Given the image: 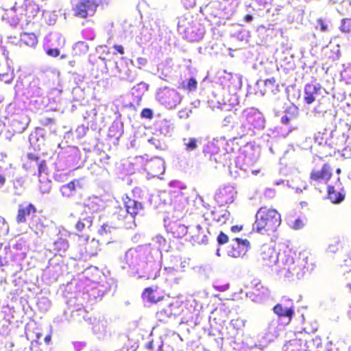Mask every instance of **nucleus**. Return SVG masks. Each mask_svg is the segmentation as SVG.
Masks as SVG:
<instances>
[{
  "label": "nucleus",
  "instance_id": "nucleus-1",
  "mask_svg": "<svg viewBox=\"0 0 351 351\" xmlns=\"http://www.w3.org/2000/svg\"><path fill=\"white\" fill-rule=\"evenodd\" d=\"M281 222V215L276 209L263 206L255 215L252 231L262 235L271 236L277 231Z\"/></svg>",
  "mask_w": 351,
  "mask_h": 351
},
{
  "label": "nucleus",
  "instance_id": "nucleus-2",
  "mask_svg": "<svg viewBox=\"0 0 351 351\" xmlns=\"http://www.w3.org/2000/svg\"><path fill=\"white\" fill-rule=\"evenodd\" d=\"M123 202L125 211L123 208H119L114 213L113 215L119 221H124L128 215H130L133 219V223H134L135 217L138 215H143L144 210L143 204L129 197L128 195L123 197Z\"/></svg>",
  "mask_w": 351,
  "mask_h": 351
},
{
  "label": "nucleus",
  "instance_id": "nucleus-3",
  "mask_svg": "<svg viewBox=\"0 0 351 351\" xmlns=\"http://www.w3.org/2000/svg\"><path fill=\"white\" fill-rule=\"evenodd\" d=\"M158 99L165 108L173 109L179 105L182 96L174 88L168 86L160 88L157 93Z\"/></svg>",
  "mask_w": 351,
  "mask_h": 351
},
{
  "label": "nucleus",
  "instance_id": "nucleus-4",
  "mask_svg": "<svg viewBox=\"0 0 351 351\" xmlns=\"http://www.w3.org/2000/svg\"><path fill=\"white\" fill-rule=\"evenodd\" d=\"M257 262L262 267H271L278 262V253L274 247L267 244L261 246Z\"/></svg>",
  "mask_w": 351,
  "mask_h": 351
},
{
  "label": "nucleus",
  "instance_id": "nucleus-5",
  "mask_svg": "<svg viewBox=\"0 0 351 351\" xmlns=\"http://www.w3.org/2000/svg\"><path fill=\"white\" fill-rule=\"evenodd\" d=\"M332 176V167L328 163H324L321 169H313L310 173L311 184L317 186L320 183L326 184Z\"/></svg>",
  "mask_w": 351,
  "mask_h": 351
},
{
  "label": "nucleus",
  "instance_id": "nucleus-6",
  "mask_svg": "<svg viewBox=\"0 0 351 351\" xmlns=\"http://www.w3.org/2000/svg\"><path fill=\"white\" fill-rule=\"evenodd\" d=\"M246 295L253 301L261 302L265 299L269 293V289L263 285L261 280L254 279L247 286Z\"/></svg>",
  "mask_w": 351,
  "mask_h": 351
},
{
  "label": "nucleus",
  "instance_id": "nucleus-7",
  "mask_svg": "<svg viewBox=\"0 0 351 351\" xmlns=\"http://www.w3.org/2000/svg\"><path fill=\"white\" fill-rule=\"evenodd\" d=\"M99 4L95 0H80L74 9L75 16L86 19L95 14Z\"/></svg>",
  "mask_w": 351,
  "mask_h": 351
},
{
  "label": "nucleus",
  "instance_id": "nucleus-8",
  "mask_svg": "<svg viewBox=\"0 0 351 351\" xmlns=\"http://www.w3.org/2000/svg\"><path fill=\"white\" fill-rule=\"evenodd\" d=\"M100 250L99 241L94 239L89 240L86 238L82 243L77 246V250L82 258L94 256L98 254Z\"/></svg>",
  "mask_w": 351,
  "mask_h": 351
},
{
  "label": "nucleus",
  "instance_id": "nucleus-9",
  "mask_svg": "<svg viewBox=\"0 0 351 351\" xmlns=\"http://www.w3.org/2000/svg\"><path fill=\"white\" fill-rule=\"evenodd\" d=\"M23 167L26 170H30L37 167L38 175H40L47 169L46 161L40 160L38 155L32 153L27 154L26 160L23 162Z\"/></svg>",
  "mask_w": 351,
  "mask_h": 351
},
{
  "label": "nucleus",
  "instance_id": "nucleus-10",
  "mask_svg": "<svg viewBox=\"0 0 351 351\" xmlns=\"http://www.w3.org/2000/svg\"><path fill=\"white\" fill-rule=\"evenodd\" d=\"M236 192L232 186L227 185L219 189L215 199L221 205L230 204L234 201Z\"/></svg>",
  "mask_w": 351,
  "mask_h": 351
},
{
  "label": "nucleus",
  "instance_id": "nucleus-11",
  "mask_svg": "<svg viewBox=\"0 0 351 351\" xmlns=\"http://www.w3.org/2000/svg\"><path fill=\"white\" fill-rule=\"evenodd\" d=\"M183 36L191 42L198 41L204 37V29L195 23H187V26L182 32Z\"/></svg>",
  "mask_w": 351,
  "mask_h": 351
},
{
  "label": "nucleus",
  "instance_id": "nucleus-12",
  "mask_svg": "<svg viewBox=\"0 0 351 351\" xmlns=\"http://www.w3.org/2000/svg\"><path fill=\"white\" fill-rule=\"evenodd\" d=\"M37 212L36 206L31 203L21 204L19 205L16 220L18 223H24L27 221V217L33 218Z\"/></svg>",
  "mask_w": 351,
  "mask_h": 351
},
{
  "label": "nucleus",
  "instance_id": "nucleus-13",
  "mask_svg": "<svg viewBox=\"0 0 351 351\" xmlns=\"http://www.w3.org/2000/svg\"><path fill=\"white\" fill-rule=\"evenodd\" d=\"M232 241L234 243L232 244V250L229 253L235 258L241 256L250 247V242L247 239L234 238Z\"/></svg>",
  "mask_w": 351,
  "mask_h": 351
},
{
  "label": "nucleus",
  "instance_id": "nucleus-14",
  "mask_svg": "<svg viewBox=\"0 0 351 351\" xmlns=\"http://www.w3.org/2000/svg\"><path fill=\"white\" fill-rule=\"evenodd\" d=\"M167 230L173 238L181 239L186 235L188 227L177 221H172L167 224Z\"/></svg>",
  "mask_w": 351,
  "mask_h": 351
},
{
  "label": "nucleus",
  "instance_id": "nucleus-15",
  "mask_svg": "<svg viewBox=\"0 0 351 351\" xmlns=\"http://www.w3.org/2000/svg\"><path fill=\"white\" fill-rule=\"evenodd\" d=\"M143 300L150 303L156 304L164 299V295L158 291L157 286L147 287L144 289L142 295Z\"/></svg>",
  "mask_w": 351,
  "mask_h": 351
},
{
  "label": "nucleus",
  "instance_id": "nucleus-16",
  "mask_svg": "<svg viewBox=\"0 0 351 351\" xmlns=\"http://www.w3.org/2000/svg\"><path fill=\"white\" fill-rule=\"evenodd\" d=\"M243 117L244 115L242 117H238L236 114H230L224 118L223 120V124L224 126L231 129H234V128L240 125V128L242 129V132L244 133L245 130V125L241 120ZM243 134H239V137H242Z\"/></svg>",
  "mask_w": 351,
  "mask_h": 351
},
{
  "label": "nucleus",
  "instance_id": "nucleus-17",
  "mask_svg": "<svg viewBox=\"0 0 351 351\" xmlns=\"http://www.w3.org/2000/svg\"><path fill=\"white\" fill-rule=\"evenodd\" d=\"M191 240L197 244L206 243L208 238L200 225H196L191 230Z\"/></svg>",
  "mask_w": 351,
  "mask_h": 351
},
{
  "label": "nucleus",
  "instance_id": "nucleus-18",
  "mask_svg": "<svg viewBox=\"0 0 351 351\" xmlns=\"http://www.w3.org/2000/svg\"><path fill=\"white\" fill-rule=\"evenodd\" d=\"M19 43L21 45L33 47L38 43V34L34 32H23L20 34Z\"/></svg>",
  "mask_w": 351,
  "mask_h": 351
},
{
  "label": "nucleus",
  "instance_id": "nucleus-19",
  "mask_svg": "<svg viewBox=\"0 0 351 351\" xmlns=\"http://www.w3.org/2000/svg\"><path fill=\"white\" fill-rule=\"evenodd\" d=\"M320 88L313 84H308L304 87V101L307 104H311L315 101V95L318 94Z\"/></svg>",
  "mask_w": 351,
  "mask_h": 351
},
{
  "label": "nucleus",
  "instance_id": "nucleus-20",
  "mask_svg": "<svg viewBox=\"0 0 351 351\" xmlns=\"http://www.w3.org/2000/svg\"><path fill=\"white\" fill-rule=\"evenodd\" d=\"M273 311L278 317H287L289 320H291L295 315L293 306L284 308L281 304H276L273 308Z\"/></svg>",
  "mask_w": 351,
  "mask_h": 351
},
{
  "label": "nucleus",
  "instance_id": "nucleus-21",
  "mask_svg": "<svg viewBox=\"0 0 351 351\" xmlns=\"http://www.w3.org/2000/svg\"><path fill=\"white\" fill-rule=\"evenodd\" d=\"M93 226V217L87 216L80 219L75 225V228L78 232L90 230Z\"/></svg>",
  "mask_w": 351,
  "mask_h": 351
},
{
  "label": "nucleus",
  "instance_id": "nucleus-22",
  "mask_svg": "<svg viewBox=\"0 0 351 351\" xmlns=\"http://www.w3.org/2000/svg\"><path fill=\"white\" fill-rule=\"evenodd\" d=\"M308 343H311V341H308L302 338L294 339L289 341L290 346L293 347V351H311Z\"/></svg>",
  "mask_w": 351,
  "mask_h": 351
},
{
  "label": "nucleus",
  "instance_id": "nucleus-23",
  "mask_svg": "<svg viewBox=\"0 0 351 351\" xmlns=\"http://www.w3.org/2000/svg\"><path fill=\"white\" fill-rule=\"evenodd\" d=\"M77 184H79V180H73L62 185L60 189L62 195L65 197L73 196L76 192Z\"/></svg>",
  "mask_w": 351,
  "mask_h": 351
},
{
  "label": "nucleus",
  "instance_id": "nucleus-24",
  "mask_svg": "<svg viewBox=\"0 0 351 351\" xmlns=\"http://www.w3.org/2000/svg\"><path fill=\"white\" fill-rule=\"evenodd\" d=\"M327 196L333 204H339L343 202L345 198V195L337 191L332 185L328 186L327 188Z\"/></svg>",
  "mask_w": 351,
  "mask_h": 351
},
{
  "label": "nucleus",
  "instance_id": "nucleus-25",
  "mask_svg": "<svg viewBox=\"0 0 351 351\" xmlns=\"http://www.w3.org/2000/svg\"><path fill=\"white\" fill-rule=\"evenodd\" d=\"M179 88L189 93L195 91L197 88V82L195 77H192L187 82H182L179 85Z\"/></svg>",
  "mask_w": 351,
  "mask_h": 351
},
{
  "label": "nucleus",
  "instance_id": "nucleus-26",
  "mask_svg": "<svg viewBox=\"0 0 351 351\" xmlns=\"http://www.w3.org/2000/svg\"><path fill=\"white\" fill-rule=\"evenodd\" d=\"M88 51V45L83 41H80L77 43L73 47V54L74 56H81L86 54Z\"/></svg>",
  "mask_w": 351,
  "mask_h": 351
},
{
  "label": "nucleus",
  "instance_id": "nucleus-27",
  "mask_svg": "<svg viewBox=\"0 0 351 351\" xmlns=\"http://www.w3.org/2000/svg\"><path fill=\"white\" fill-rule=\"evenodd\" d=\"M53 245L54 250L58 252H65L69 246L68 241L64 238H58L55 241Z\"/></svg>",
  "mask_w": 351,
  "mask_h": 351
},
{
  "label": "nucleus",
  "instance_id": "nucleus-28",
  "mask_svg": "<svg viewBox=\"0 0 351 351\" xmlns=\"http://www.w3.org/2000/svg\"><path fill=\"white\" fill-rule=\"evenodd\" d=\"M213 219L217 222L223 224L226 223L230 219V214L227 210H224L221 212L220 215H217L215 212L213 213Z\"/></svg>",
  "mask_w": 351,
  "mask_h": 351
},
{
  "label": "nucleus",
  "instance_id": "nucleus-29",
  "mask_svg": "<svg viewBox=\"0 0 351 351\" xmlns=\"http://www.w3.org/2000/svg\"><path fill=\"white\" fill-rule=\"evenodd\" d=\"M51 189V182L47 180L45 182H40L39 185V190L42 193H49Z\"/></svg>",
  "mask_w": 351,
  "mask_h": 351
},
{
  "label": "nucleus",
  "instance_id": "nucleus-30",
  "mask_svg": "<svg viewBox=\"0 0 351 351\" xmlns=\"http://www.w3.org/2000/svg\"><path fill=\"white\" fill-rule=\"evenodd\" d=\"M184 145L187 151L194 150L197 147V141L194 138H190Z\"/></svg>",
  "mask_w": 351,
  "mask_h": 351
},
{
  "label": "nucleus",
  "instance_id": "nucleus-31",
  "mask_svg": "<svg viewBox=\"0 0 351 351\" xmlns=\"http://www.w3.org/2000/svg\"><path fill=\"white\" fill-rule=\"evenodd\" d=\"M228 236L223 232H220L217 237V241L219 245L226 244L228 242Z\"/></svg>",
  "mask_w": 351,
  "mask_h": 351
},
{
  "label": "nucleus",
  "instance_id": "nucleus-32",
  "mask_svg": "<svg viewBox=\"0 0 351 351\" xmlns=\"http://www.w3.org/2000/svg\"><path fill=\"white\" fill-rule=\"evenodd\" d=\"M8 232V226L5 219L0 217V237Z\"/></svg>",
  "mask_w": 351,
  "mask_h": 351
},
{
  "label": "nucleus",
  "instance_id": "nucleus-33",
  "mask_svg": "<svg viewBox=\"0 0 351 351\" xmlns=\"http://www.w3.org/2000/svg\"><path fill=\"white\" fill-rule=\"evenodd\" d=\"M141 116L145 119H152L153 117V112L149 108H144L141 112Z\"/></svg>",
  "mask_w": 351,
  "mask_h": 351
},
{
  "label": "nucleus",
  "instance_id": "nucleus-34",
  "mask_svg": "<svg viewBox=\"0 0 351 351\" xmlns=\"http://www.w3.org/2000/svg\"><path fill=\"white\" fill-rule=\"evenodd\" d=\"M298 117L297 114H291L290 116H288V115H284L283 117H282L281 118V122L283 123V124H289L291 121L293 120L294 119H295L296 117Z\"/></svg>",
  "mask_w": 351,
  "mask_h": 351
},
{
  "label": "nucleus",
  "instance_id": "nucleus-35",
  "mask_svg": "<svg viewBox=\"0 0 351 351\" xmlns=\"http://www.w3.org/2000/svg\"><path fill=\"white\" fill-rule=\"evenodd\" d=\"M339 28L342 32L351 34V23H342Z\"/></svg>",
  "mask_w": 351,
  "mask_h": 351
},
{
  "label": "nucleus",
  "instance_id": "nucleus-36",
  "mask_svg": "<svg viewBox=\"0 0 351 351\" xmlns=\"http://www.w3.org/2000/svg\"><path fill=\"white\" fill-rule=\"evenodd\" d=\"M12 80L10 74L8 73H0V80L5 83H10Z\"/></svg>",
  "mask_w": 351,
  "mask_h": 351
},
{
  "label": "nucleus",
  "instance_id": "nucleus-37",
  "mask_svg": "<svg viewBox=\"0 0 351 351\" xmlns=\"http://www.w3.org/2000/svg\"><path fill=\"white\" fill-rule=\"evenodd\" d=\"M47 54L51 57H58L60 55V51L58 49H49L46 51Z\"/></svg>",
  "mask_w": 351,
  "mask_h": 351
},
{
  "label": "nucleus",
  "instance_id": "nucleus-38",
  "mask_svg": "<svg viewBox=\"0 0 351 351\" xmlns=\"http://www.w3.org/2000/svg\"><path fill=\"white\" fill-rule=\"evenodd\" d=\"M57 41H58V46L59 47H64V45H65V43H66V40L64 38V37H63L62 35L60 34H57Z\"/></svg>",
  "mask_w": 351,
  "mask_h": 351
},
{
  "label": "nucleus",
  "instance_id": "nucleus-39",
  "mask_svg": "<svg viewBox=\"0 0 351 351\" xmlns=\"http://www.w3.org/2000/svg\"><path fill=\"white\" fill-rule=\"evenodd\" d=\"M3 44V36L0 34V49H2L3 54L5 56L7 59H8V51L2 46Z\"/></svg>",
  "mask_w": 351,
  "mask_h": 351
},
{
  "label": "nucleus",
  "instance_id": "nucleus-40",
  "mask_svg": "<svg viewBox=\"0 0 351 351\" xmlns=\"http://www.w3.org/2000/svg\"><path fill=\"white\" fill-rule=\"evenodd\" d=\"M54 122H55V119L53 118H46L43 122V125H49L54 123Z\"/></svg>",
  "mask_w": 351,
  "mask_h": 351
},
{
  "label": "nucleus",
  "instance_id": "nucleus-41",
  "mask_svg": "<svg viewBox=\"0 0 351 351\" xmlns=\"http://www.w3.org/2000/svg\"><path fill=\"white\" fill-rule=\"evenodd\" d=\"M113 48L120 54L123 55L124 53V49L121 45H114Z\"/></svg>",
  "mask_w": 351,
  "mask_h": 351
},
{
  "label": "nucleus",
  "instance_id": "nucleus-42",
  "mask_svg": "<svg viewBox=\"0 0 351 351\" xmlns=\"http://www.w3.org/2000/svg\"><path fill=\"white\" fill-rule=\"evenodd\" d=\"M6 182L5 176L3 174H0V190L4 186Z\"/></svg>",
  "mask_w": 351,
  "mask_h": 351
},
{
  "label": "nucleus",
  "instance_id": "nucleus-43",
  "mask_svg": "<svg viewBox=\"0 0 351 351\" xmlns=\"http://www.w3.org/2000/svg\"><path fill=\"white\" fill-rule=\"evenodd\" d=\"M242 229H243V226H239V225L233 226L231 227V231L233 232H239L241 230H242Z\"/></svg>",
  "mask_w": 351,
  "mask_h": 351
},
{
  "label": "nucleus",
  "instance_id": "nucleus-44",
  "mask_svg": "<svg viewBox=\"0 0 351 351\" xmlns=\"http://www.w3.org/2000/svg\"><path fill=\"white\" fill-rule=\"evenodd\" d=\"M302 226V222L300 219H296L293 224V228L295 229H299Z\"/></svg>",
  "mask_w": 351,
  "mask_h": 351
},
{
  "label": "nucleus",
  "instance_id": "nucleus-45",
  "mask_svg": "<svg viewBox=\"0 0 351 351\" xmlns=\"http://www.w3.org/2000/svg\"><path fill=\"white\" fill-rule=\"evenodd\" d=\"M108 226L107 225H104L102 226L101 228L99 230V233L100 235L103 236L104 234L106 233V228H108Z\"/></svg>",
  "mask_w": 351,
  "mask_h": 351
},
{
  "label": "nucleus",
  "instance_id": "nucleus-46",
  "mask_svg": "<svg viewBox=\"0 0 351 351\" xmlns=\"http://www.w3.org/2000/svg\"><path fill=\"white\" fill-rule=\"evenodd\" d=\"M145 348L148 350H152L154 349V341H149L145 346Z\"/></svg>",
  "mask_w": 351,
  "mask_h": 351
},
{
  "label": "nucleus",
  "instance_id": "nucleus-47",
  "mask_svg": "<svg viewBox=\"0 0 351 351\" xmlns=\"http://www.w3.org/2000/svg\"><path fill=\"white\" fill-rule=\"evenodd\" d=\"M316 29H319L321 31L325 32L327 30V25L324 23H320L319 27H316Z\"/></svg>",
  "mask_w": 351,
  "mask_h": 351
},
{
  "label": "nucleus",
  "instance_id": "nucleus-48",
  "mask_svg": "<svg viewBox=\"0 0 351 351\" xmlns=\"http://www.w3.org/2000/svg\"><path fill=\"white\" fill-rule=\"evenodd\" d=\"M276 82V80L274 77H271L270 79H267L265 81V85L268 84H273Z\"/></svg>",
  "mask_w": 351,
  "mask_h": 351
},
{
  "label": "nucleus",
  "instance_id": "nucleus-49",
  "mask_svg": "<svg viewBox=\"0 0 351 351\" xmlns=\"http://www.w3.org/2000/svg\"><path fill=\"white\" fill-rule=\"evenodd\" d=\"M16 36H8V40L11 44H14V41L13 40L16 39Z\"/></svg>",
  "mask_w": 351,
  "mask_h": 351
},
{
  "label": "nucleus",
  "instance_id": "nucleus-50",
  "mask_svg": "<svg viewBox=\"0 0 351 351\" xmlns=\"http://www.w3.org/2000/svg\"><path fill=\"white\" fill-rule=\"evenodd\" d=\"M244 19L247 21H250L253 19V17L251 14H247L244 16Z\"/></svg>",
  "mask_w": 351,
  "mask_h": 351
},
{
  "label": "nucleus",
  "instance_id": "nucleus-51",
  "mask_svg": "<svg viewBox=\"0 0 351 351\" xmlns=\"http://www.w3.org/2000/svg\"><path fill=\"white\" fill-rule=\"evenodd\" d=\"M45 341H46L47 343H49V341L51 340V337H50V336H49V335H48V336L45 337Z\"/></svg>",
  "mask_w": 351,
  "mask_h": 351
},
{
  "label": "nucleus",
  "instance_id": "nucleus-52",
  "mask_svg": "<svg viewBox=\"0 0 351 351\" xmlns=\"http://www.w3.org/2000/svg\"><path fill=\"white\" fill-rule=\"evenodd\" d=\"M347 20H348V19L346 18H343L341 21V22L345 23V22H346Z\"/></svg>",
  "mask_w": 351,
  "mask_h": 351
},
{
  "label": "nucleus",
  "instance_id": "nucleus-53",
  "mask_svg": "<svg viewBox=\"0 0 351 351\" xmlns=\"http://www.w3.org/2000/svg\"><path fill=\"white\" fill-rule=\"evenodd\" d=\"M336 172H337V173H341V169H337L336 170Z\"/></svg>",
  "mask_w": 351,
  "mask_h": 351
},
{
  "label": "nucleus",
  "instance_id": "nucleus-54",
  "mask_svg": "<svg viewBox=\"0 0 351 351\" xmlns=\"http://www.w3.org/2000/svg\"><path fill=\"white\" fill-rule=\"evenodd\" d=\"M347 286L350 289V290L351 291V284H348Z\"/></svg>",
  "mask_w": 351,
  "mask_h": 351
},
{
  "label": "nucleus",
  "instance_id": "nucleus-55",
  "mask_svg": "<svg viewBox=\"0 0 351 351\" xmlns=\"http://www.w3.org/2000/svg\"><path fill=\"white\" fill-rule=\"evenodd\" d=\"M248 122L252 125H254V123L252 121H251L250 120H248Z\"/></svg>",
  "mask_w": 351,
  "mask_h": 351
},
{
  "label": "nucleus",
  "instance_id": "nucleus-56",
  "mask_svg": "<svg viewBox=\"0 0 351 351\" xmlns=\"http://www.w3.org/2000/svg\"><path fill=\"white\" fill-rule=\"evenodd\" d=\"M162 345H161V346H159V348H158V351L161 350H162Z\"/></svg>",
  "mask_w": 351,
  "mask_h": 351
},
{
  "label": "nucleus",
  "instance_id": "nucleus-57",
  "mask_svg": "<svg viewBox=\"0 0 351 351\" xmlns=\"http://www.w3.org/2000/svg\"><path fill=\"white\" fill-rule=\"evenodd\" d=\"M247 117H248L250 119H251V118H252L253 114H251V115L248 114V115H247Z\"/></svg>",
  "mask_w": 351,
  "mask_h": 351
},
{
  "label": "nucleus",
  "instance_id": "nucleus-58",
  "mask_svg": "<svg viewBox=\"0 0 351 351\" xmlns=\"http://www.w3.org/2000/svg\"><path fill=\"white\" fill-rule=\"evenodd\" d=\"M181 27H182V26H181L180 24H178V29H180Z\"/></svg>",
  "mask_w": 351,
  "mask_h": 351
},
{
  "label": "nucleus",
  "instance_id": "nucleus-59",
  "mask_svg": "<svg viewBox=\"0 0 351 351\" xmlns=\"http://www.w3.org/2000/svg\"><path fill=\"white\" fill-rule=\"evenodd\" d=\"M162 313V311H160V312H158L157 314H158V315H161Z\"/></svg>",
  "mask_w": 351,
  "mask_h": 351
},
{
  "label": "nucleus",
  "instance_id": "nucleus-60",
  "mask_svg": "<svg viewBox=\"0 0 351 351\" xmlns=\"http://www.w3.org/2000/svg\"><path fill=\"white\" fill-rule=\"evenodd\" d=\"M348 313H349L350 316L351 317V308L349 310Z\"/></svg>",
  "mask_w": 351,
  "mask_h": 351
},
{
  "label": "nucleus",
  "instance_id": "nucleus-61",
  "mask_svg": "<svg viewBox=\"0 0 351 351\" xmlns=\"http://www.w3.org/2000/svg\"><path fill=\"white\" fill-rule=\"evenodd\" d=\"M65 58V56H64V55H62V56H61V58Z\"/></svg>",
  "mask_w": 351,
  "mask_h": 351
}]
</instances>
